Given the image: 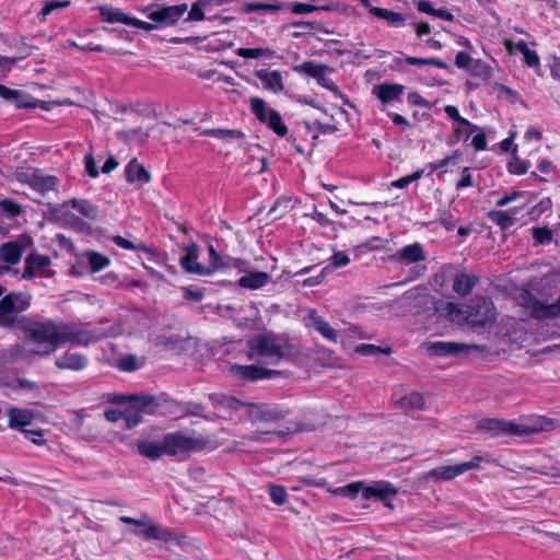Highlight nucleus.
Segmentation results:
<instances>
[{
	"label": "nucleus",
	"instance_id": "1",
	"mask_svg": "<svg viewBox=\"0 0 560 560\" xmlns=\"http://www.w3.org/2000/svg\"><path fill=\"white\" fill-rule=\"evenodd\" d=\"M31 303L32 295L24 292L12 291L0 299V327L20 329L24 332L27 341L37 346L36 349L30 351L20 343L10 346L8 357L12 361L27 360L35 355H49L66 342L89 346L92 341L106 336L93 329L79 328L75 325L52 320L39 322L20 315L30 308Z\"/></svg>",
	"mask_w": 560,
	"mask_h": 560
},
{
	"label": "nucleus",
	"instance_id": "52",
	"mask_svg": "<svg viewBox=\"0 0 560 560\" xmlns=\"http://www.w3.org/2000/svg\"><path fill=\"white\" fill-rule=\"evenodd\" d=\"M364 485L363 482L361 481H358V482H352V483H349L345 487H341L337 490V492L339 494H342L345 497H349V498H355L359 492H362L363 493V489H364Z\"/></svg>",
	"mask_w": 560,
	"mask_h": 560
},
{
	"label": "nucleus",
	"instance_id": "39",
	"mask_svg": "<svg viewBox=\"0 0 560 560\" xmlns=\"http://www.w3.org/2000/svg\"><path fill=\"white\" fill-rule=\"evenodd\" d=\"M376 147L386 152L387 156L392 160H404L407 158L406 150L399 144V142H386L388 145L383 147L382 142H375Z\"/></svg>",
	"mask_w": 560,
	"mask_h": 560
},
{
	"label": "nucleus",
	"instance_id": "57",
	"mask_svg": "<svg viewBox=\"0 0 560 560\" xmlns=\"http://www.w3.org/2000/svg\"><path fill=\"white\" fill-rule=\"evenodd\" d=\"M198 136H208L222 140L234 137L233 131L224 129H202L199 131Z\"/></svg>",
	"mask_w": 560,
	"mask_h": 560
},
{
	"label": "nucleus",
	"instance_id": "10",
	"mask_svg": "<svg viewBox=\"0 0 560 560\" xmlns=\"http://www.w3.org/2000/svg\"><path fill=\"white\" fill-rule=\"evenodd\" d=\"M152 5H147L141 9V12L147 14L148 19L158 24V27L174 26L187 12V3L175 5H161L155 10H151Z\"/></svg>",
	"mask_w": 560,
	"mask_h": 560
},
{
	"label": "nucleus",
	"instance_id": "55",
	"mask_svg": "<svg viewBox=\"0 0 560 560\" xmlns=\"http://www.w3.org/2000/svg\"><path fill=\"white\" fill-rule=\"evenodd\" d=\"M472 61H474V58H471V56L467 51L460 50L455 56L454 65L458 69H464L467 71L468 68H470V65L472 63Z\"/></svg>",
	"mask_w": 560,
	"mask_h": 560
},
{
	"label": "nucleus",
	"instance_id": "50",
	"mask_svg": "<svg viewBox=\"0 0 560 560\" xmlns=\"http://www.w3.org/2000/svg\"><path fill=\"white\" fill-rule=\"evenodd\" d=\"M532 235L537 244H547L552 241L553 233L548 228H533Z\"/></svg>",
	"mask_w": 560,
	"mask_h": 560
},
{
	"label": "nucleus",
	"instance_id": "42",
	"mask_svg": "<svg viewBox=\"0 0 560 560\" xmlns=\"http://www.w3.org/2000/svg\"><path fill=\"white\" fill-rule=\"evenodd\" d=\"M516 152H517V150H516V148H514L512 160L508 163V170L512 174H517V175L525 174L528 171V168L530 167V164H529V162H527L525 160H521L516 155Z\"/></svg>",
	"mask_w": 560,
	"mask_h": 560
},
{
	"label": "nucleus",
	"instance_id": "40",
	"mask_svg": "<svg viewBox=\"0 0 560 560\" xmlns=\"http://www.w3.org/2000/svg\"><path fill=\"white\" fill-rule=\"evenodd\" d=\"M86 257L92 272H98L109 265V258L103 254L89 252Z\"/></svg>",
	"mask_w": 560,
	"mask_h": 560
},
{
	"label": "nucleus",
	"instance_id": "54",
	"mask_svg": "<svg viewBox=\"0 0 560 560\" xmlns=\"http://www.w3.org/2000/svg\"><path fill=\"white\" fill-rule=\"evenodd\" d=\"M292 432L290 431L289 428H287L285 430H275V431H256L255 432V439L257 441H270L269 438H267L268 435H272V436H277V438H283V436H287V435H290Z\"/></svg>",
	"mask_w": 560,
	"mask_h": 560
},
{
	"label": "nucleus",
	"instance_id": "13",
	"mask_svg": "<svg viewBox=\"0 0 560 560\" xmlns=\"http://www.w3.org/2000/svg\"><path fill=\"white\" fill-rule=\"evenodd\" d=\"M427 349L433 357H455L462 353L468 354L471 350H482V347L452 341H435L428 343Z\"/></svg>",
	"mask_w": 560,
	"mask_h": 560
},
{
	"label": "nucleus",
	"instance_id": "49",
	"mask_svg": "<svg viewBox=\"0 0 560 560\" xmlns=\"http://www.w3.org/2000/svg\"><path fill=\"white\" fill-rule=\"evenodd\" d=\"M269 495L277 505H282L287 501V490L283 486L271 485L269 487Z\"/></svg>",
	"mask_w": 560,
	"mask_h": 560
},
{
	"label": "nucleus",
	"instance_id": "58",
	"mask_svg": "<svg viewBox=\"0 0 560 560\" xmlns=\"http://www.w3.org/2000/svg\"><path fill=\"white\" fill-rule=\"evenodd\" d=\"M330 260H331V262L328 266L331 267V271L335 268L345 267L350 262V258L345 252L334 253Z\"/></svg>",
	"mask_w": 560,
	"mask_h": 560
},
{
	"label": "nucleus",
	"instance_id": "51",
	"mask_svg": "<svg viewBox=\"0 0 560 560\" xmlns=\"http://www.w3.org/2000/svg\"><path fill=\"white\" fill-rule=\"evenodd\" d=\"M70 5V1L69 0H63V1H60V0H50V1H47L44 7L42 8L40 10V13L39 15L43 16V19H45L46 16H48L51 12H54L55 10L57 9H62V8H67Z\"/></svg>",
	"mask_w": 560,
	"mask_h": 560
},
{
	"label": "nucleus",
	"instance_id": "25",
	"mask_svg": "<svg viewBox=\"0 0 560 560\" xmlns=\"http://www.w3.org/2000/svg\"><path fill=\"white\" fill-rule=\"evenodd\" d=\"M125 176L129 183L139 182L141 184H145L151 179L150 173L137 161V159H133L128 163L125 168Z\"/></svg>",
	"mask_w": 560,
	"mask_h": 560
},
{
	"label": "nucleus",
	"instance_id": "63",
	"mask_svg": "<svg viewBox=\"0 0 560 560\" xmlns=\"http://www.w3.org/2000/svg\"><path fill=\"white\" fill-rule=\"evenodd\" d=\"M130 26H133V27H137V28H140V30H143L145 32H151L155 28H159L158 27V24L156 23H149V22H145V21H142L138 18H135V16H131V20H130V23H129Z\"/></svg>",
	"mask_w": 560,
	"mask_h": 560
},
{
	"label": "nucleus",
	"instance_id": "19",
	"mask_svg": "<svg viewBox=\"0 0 560 560\" xmlns=\"http://www.w3.org/2000/svg\"><path fill=\"white\" fill-rule=\"evenodd\" d=\"M488 142H470V145H466L464 151L456 150L451 155H446L445 158L441 160H436L434 162H431L428 166L430 168V172L428 175L432 174L433 172L441 170L450 164H456L459 156L464 153L468 154L470 147L472 148L474 152L486 150Z\"/></svg>",
	"mask_w": 560,
	"mask_h": 560
},
{
	"label": "nucleus",
	"instance_id": "44",
	"mask_svg": "<svg viewBox=\"0 0 560 560\" xmlns=\"http://www.w3.org/2000/svg\"><path fill=\"white\" fill-rule=\"evenodd\" d=\"M0 210L8 218H14L22 213L23 209L21 205L12 199H4L0 201Z\"/></svg>",
	"mask_w": 560,
	"mask_h": 560
},
{
	"label": "nucleus",
	"instance_id": "43",
	"mask_svg": "<svg viewBox=\"0 0 560 560\" xmlns=\"http://www.w3.org/2000/svg\"><path fill=\"white\" fill-rule=\"evenodd\" d=\"M489 218L497 223L502 230H508L514 224V219L504 211H491Z\"/></svg>",
	"mask_w": 560,
	"mask_h": 560
},
{
	"label": "nucleus",
	"instance_id": "41",
	"mask_svg": "<svg viewBox=\"0 0 560 560\" xmlns=\"http://www.w3.org/2000/svg\"><path fill=\"white\" fill-rule=\"evenodd\" d=\"M289 10L294 14H307L315 11H329L330 8L328 5H314L310 3L303 2H292L287 4Z\"/></svg>",
	"mask_w": 560,
	"mask_h": 560
},
{
	"label": "nucleus",
	"instance_id": "29",
	"mask_svg": "<svg viewBox=\"0 0 560 560\" xmlns=\"http://www.w3.org/2000/svg\"><path fill=\"white\" fill-rule=\"evenodd\" d=\"M137 448L142 456L152 460L159 459L161 456L165 455L164 442L140 441L137 443Z\"/></svg>",
	"mask_w": 560,
	"mask_h": 560
},
{
	"label": "nucleus",
	"instance_id": "6",
	"mask_svg": "<svg viewBox=\"0 0 560 560\" xmlns=\"http://www.w3.org/2000/svg\"><path fill=\"white\" fill-rule=\"evenodd\" d=\"M8 178L11 182L15 180L20 184L28 185L33 191L40 196H46L50 191H58L60 184L57 176L45 174L39 168L18 167L8 175Z\"/></svg>",
	"mask_w": 560,
	"mask_h": 560
},
{
	"label": "nucleus",
	"instance_id": "33",
	"mask_svg": "<svg viewBox=\"0 0 560 560\" xmlns=\"http://www.w3.org/2000/svg\"><path fill=\"white\" fill-rule=\"evenodd\" d=\"M100 15L104 22L107 23H122L129 25L131 16L124 13L120 9L112 7L100 8Z\"/></svg>",
	"mask_w": 560,
	"mask_h": 560
},
{
	"label": "nucleus",
	"instance_id": "5",
	"mask_svg": "<svg viewBox=\"0 0 560 560\" xmlns=\"http://www.w3.org/2000/svg\"><path fill=\"white\" fill-rule=\"evenodd\" d=\"M165 455L177 456L180 459L187 458L191 452H200L210 444L208 436L186 435L178 431L165 434L163 438Z\"/></svg>",
	"mask_w": 560,
	"mask_h": 560
},
{
	"label": "nucleus",
	"instance_id": "38",
	"mask_svg": "<svg viewBox=\"0 0 560 560\" xmlns=\"http://www.w3.org/2000/svg\"><path fill=\"white\" fill-rule=\"evenodd\" d=\"M398 402L401 408L407 410L421 409L424 406V398L420 393L412 392L401 397Z\"/></svg>",
	"mask_w": 560,
	"mask_h": 560
},
{
	"label": "nucleus",
	"instance_id": "12",
	"mask_svg": "<svg viewBox=\"0 0 560 560\" xmlns=\"http://www.w3.org/2000/svg\"><path fill=\"white\" fill-rule=\"evenodd\" d=\"M482 458L480 456L472 457L471 460L457 465L442 466L431 469L425 474V479L451 480L468 470L479 467Z\"/></svg>",
	"mask_w": 560,
	"mask_h": 560
},
{
	"label": "nucleus",
	"instance_id": "48",
	"mask_svg": "<svg viewBox=\"0 0 560 560\" xmlns=\"http://www.w3.org/2000/svg\"><path fill=\"white\" fill-rule=\"evenodd\" d=\"M355 352L362 355H376L378 353L389 354L392 349L389 347L382 348L375 345H360L355 348Z\"/></svg>",
	"mask_w": 560,
	"mask_h": 560
},
{
	"label": "nucleus",
	"instance_id": "64",
	"mask_svg": "<svg viewBox=\"0 0 560 560\" xmlns=\"http://www.w3.org/2000/svg\"><path fill=\"white\" fill-rule=\"evenodd\" d=\"M85 161V170L89 176L95 178L98 176V170L96 167L93 154L90 152L84 158Z\"/></svg>",
	"mask_w": 560,
	"mask_h": 560
},
{
	"label": "nucleus",
	"instance_id": "11",
	"mask_svg": "<svg viewBox=\"0 0 560 560\" xmlns=\"http://www.w3.org/2000/svg\"><path fill=\"white\" fill-rule=\"evenodd\" d=\"M444 112L454 121L453 129L456 140H486L483 130L462 117L456 106L446 105Z\"/></svg>",
	"mask_w": 560,
	"mask_h": 560
},
{
	"label": "nucleus",
	"instance_id": "47",
	"mask_svg": "<svg viewBox=\"0 0 560 560\" xmlns=\"http://www.w3.org/2000/svg\"><path fill=\"white\" fill-rule=\"evenodd\" d=\"M141 366L138 358L135 354H127L119 359L118 368L121 371L131 372L138 370Z\"/></svg>",
	"mask_w": 560,
	"mask_h": 560
},
{
	"label": "nucleus",
	"instance_id": "22",
	"mask_svg": "<svg viewBox=\"0 0 560 560\" xmlns=\"http://www.w3.org/2000/svg\"><path fill=\"white\" fill-rule=\"evenodd\" d=\"M287 415V411L277 407L257 406L252 410L250 418L254 421L276 422L284 419Z\"/></svg>",
	"mask_w": 560,
	"mask_h": 560
},
{
	"label": "nucleus",
	"instance_id": "61",
	"mask_svg": "<svg viewBox=\"0 0 560 560\" xmlns=\"http://www.w3.org/2000/svg\"><path fill=\"white\" fill-rule=\"evenodd\" d=\"M331 272V267L326 266L322 269L320 273L318 276L310 277L303 281V284L306 287H314L319 284L323 279L326 277L327 273Z\"/></svg>",
	"mask_w": 560,
	"mask_h": 560
},
{
	"label": "nucleus",
	"instance_id": "35",
	"mask_svg": "<svg viewBox=\"0 0 560 560\" xmlns=\"http://www.w3.org/2000/svg\"><path fill=\"white\" fill-rule=\"evenodd\" d=\"M467 71L472 77L479 78L485 82H488L493 74V68L481 59H474Z\"/></svg>",
	"mask_w": 560,
	"mask_h": 560
},
{
	"label": "nucleus",
	"instance_id": "28",
	"mask_svg": "<svg viewBox=\"0 0 560 560\" xmlns=\"http://www.w3.org/2000/svg\"><path fill=\"white\" fill-rule=\"evenodd\" d=\"M270 278V275L265 271H255L241 277L238 279V285L250 290H257L266 285Z\"/></svg>",
	"mask_w": 560,
	"mask_h": 560
},
{
	"label": "nucleus",
	"instance_id": "30",
	"mask_svg": "<svg viewBox=\"0 0 560 560\" xmlns=\"http://www.w3.org/2000/svg\"><path fill=\"white\" fill-rule=\"evenodd\" d=\"M370 13L373 16L385 20L389 26L400 27L405 24V16L402 13L390 11L384 8H371Z\"/></svg>",
	"mask_w": 560,
	"mask_h": 560
},
{
	"label": "nucleus",
	"instance_id": "36",
	"mask_svg": "<svg viewBox=\"0 0 560 560\" xmlns=\"http://www.w3.org/2000/svg\"><path fill=\"white\" fill-rule=\"evenodd\" d=\"M205 406L200 402L186 401L178 404V411L180 417L195 416L206 420H210L211 417L205 412Z\"/></svg>",
	"mask_w": 560,
	"mask_h": 560
},
{
	"label": "nucleus",
	"instance_id": "4",
	"mask_svg": "<svg viewBox=\"0 0 560 560\" xmlns=\"http://www.w3.org/2000/svg\"><path fill=\"white\" fill-rule=\"evenodd\" d=\"M108 401L113 404L128 402L124 409V421L126 429H132L142 422L143 415H153L158 412L161 402L160 399L152 395H121L113 394L108 397Z\"/></svg>",
	"mask_w": 560,
	"mask_h": 560
},
{
	"label": "nucleus",
	"instance_id": "34",
	"mask_svg": "<svg viewBox=\"0 0 560 560\" xmlns=\"http://www.w3.org/2000/svg\"><path fill=\"white\" fill-rule=\"evenodd\" d=\"M67 205H70L73 209L79 211L88 219L95 220L98 215L97 207L91 203L89 200L73 198L67 201Z\"/></svg>",
	"mask_w": 560,
	"mask_h": 560
},
{
	"label": "nucleus",
	"instance_id": "2",
	"mask_svg": "<svg viewBox=\"0 0 560 560\" xmlns=\"http://www.w3.org/2000/svg\"><path fill=\"white\" fill-rule=\"evenodd\" d=\"M435 310L452 322L465 319L474 327H485L497 320L495 306L492 300L487 296H476L465 310L459 308L457 304L452 302L445 304L440 302V306L436 305Z\"/></svg>",
	"mask_w": 560,
	"mask_h": 560
},
{
	"label": "nucleus",
	"instance_id": "15",
	"mask_svg": "<svg viewBox=\"0 0 560 560\" xmlns=\"http://www.w3.org/2000/svg\"><path fill=\"white\" fill-rule=\"evenodd\" d=\"M230 373L243 381H258L262 378H271L278 375L279 372L275 370H268L258 365H238L234 364L230 368Z\"/></svg>",
	"mask_w": 560,
	"mask_h": 560
},
{
	"label": "nucleus",
	"instance_id": "59",
	"mask_svg": "<svg viewBox=\"0 0 560 560\" xmlns=\"http://www.w3.org/2000/svg\"><path fill=\"white\" fill-rule=\"evenodd\" d=\"M209 261L211 270H217L223 268L225 265L222 260V257L218 254L212 245H209Z\"/></svg>",
	"mask_w": 560,
	"mask_h": 560
},
{
	"label": "nucleus",
	"instance_id": "21",
	"mask_svg": "<svg viewBox=\"0 0 560 560\" xmlns=\"http://www.w3.org/2000/svg\"><path fill=\"white\" fill-rule=\"evenodd\" d=\"M256 77L266 90L273 93H280L284 89L282 74L279 70L260 69L256 71Z\"/></svg>",
	"mask_w": 560,
	"mask_h": 560
},
{
	"label": "nucleus",
	"instance_id": "56",
	"mask_svg": "<svg viewBox=\"0 0 560 560\" xmlns=\"http://www.w3.org/2000/svg\"><path fill=\"white\" fill-rule=\"evenodd\" d=\"M493 90L498 91L500 96H504L505 98L511 100L512 102H515L520 97V94L517 91H515L502 83H494Z\"/></svg>",
	"mask_w": 560,
	"mask_h": 560
},
{
	"label": "nucleus",
	"instance_id": "46",
	"mask_svg": "<svg viewBox=\"0 0 560 560\" xmlns=\"http://www.w3.org/2000/svg\"><path fill=\"white\" fill-rule=\"evenodd\" d=\"M237 55L247 59H257L264 56H270L271 50L269 48H240Z\"/></svg>",
	"mask_w": 560,
	"mask_h": 560
},
{
	"label": "nucleus",
	"instance_id": "14",
	"mask_svg": "<svg viewBox=\"0 0 560 560\" xmlns=\"http://www.w3.org/2000/svg\"><path fill=\"white\" fill-rule=\"evenodd\" d=\"M9 427L11 429L21 430L25 438L30 434H37L38 438L43 436V430H27L25 427L32 424L34 420V412L28 409L10 408L8 410Z\"/></svg>",
	"mask_w": 560,
	"mask_h": 560
},
{
	"label": "nucleus",
	"instance_id": "26",
	"mask_svg": "<svg viewBox=\"0 0 560 560\" xmlns=\"http://www.w3.org/2000/svg\"><path fill=\"white\" fill-rule=\"evenodd\" d=\"M50 264L48 256L39 254H30L25 258V267L22 277L24 279H33L35 270L44 269Z\"/></svg>",
	"mask_w": 560,
	"mask_h": 560
},
{
	"label": "nucleus",
	"instance_id": "9",
	"mask_svg": "<svg viewBox=\"0 0 560 560\" xmlns=\"http://www.w3.org/2000/svg\"><path fill=\"white\" fill-rule=\"evenodd\" d=\"M119 520L124 524L135 525L136 527L131 530V534L136 536L162 541H171L175 539V535L172 530L152 523L147 515H143L141 518L120 516Z\"/></svg>",
	"mask_w": 560,
	"mask_h": 560
},
{
	"label": "nucleus",
	"instance_id": "18",
	"mask_svg": "<svg viewBox=\"0 0 560 560\" xmlns=\"http://www.w3.org/2000/svg\"><path fill=\"white\" fill-rule=\"evenodd\" d=\"M185 250L187 254L180 257L179 264L186 272L199 276H208L212 273L211 268L198 262L199 247L197 244L192 243L186 246Z\"/></svg>",
	"mask_w": 560,
	"mask_h": 560
},
{
	"label": "nucleus",
	"instance_id": "17",
	"mask_svg": "<svg viewBox=\"0 0 560 560\" xmlns=\"http://www.w3.org/2000/svg\"><path fill=\"white\" fill-rule=\"evenodd\" d=\"M0 97L15 108H36L37 101L22 90H13L0 84Z\"/></svg>",
	"mask_w": 560,
	"mask_h": 560
},
{
	"label": "nucleus",
	"instance_id": "53",
	"mask_svg": "<svg viewBox=\"0 0 560 560\" xmlns=\"http://www.w3.org/2000/svg\"><path fill=\"white\" fill-rule=\"evenodd\" d=\"M299 68L301 71L313 78H319L324 72V66L317 65L314 61H305Z\"/></svg>",
	"mask_w": 560,
	"mask_h": 560
},
{
	"label": "nucleus",
	"instance_id": "23",
	"mask_svg": "<svg viewBox=\"0 0 560 560\" xmlns=\"http://www.w3.org/2000/svg\"><path fill=\"white\" fill-rule=\"evenodd\" d=\"M56 366L61 370L80 371L88 365V359L80 353L66 352L56 359Z\"/></svg>",
	"mask_w": 560,
	"mask_h": 560
},
{
	"label": "nucleus",
	"instance_id": "3",
	"mask_svg": "<svg viewBox=\"0 0 560 560\" xmlns=\"http://www.w3.org/2000/svg\"><path fill=\"white\" fill-rule=\"evenodd\" d=\"M557 424L558 421L551 418H537L527 424L499 419H483L478 422L477 428L490 433L491 436H527L553 429Z\"/></svg>",
	"mask_w": 560,
	"mask_h": 560
},
{
	"label": "nucleus",
	"instance_id": "16",
	"mask_svg": "<svg viewBox=\"0 0 560 560\" xmlns=\"http://www.w3.org/2000/svg\"><path fill=\"white\" fill-rule=\"evenodd\" d=\"M397 489L387 481H375L363 489V498H375L384 503L385 506L393 509L392 498L397 494Z\"/></svg>",
	"mask_w": 560,
	"mask_h": 560
},
{
	"label": "nucleus",
	"instance_id": "62",
	"mask_svg": "<svg viewBox=\"0 0 560 560\" xmlns=\"http://www.w3.org/2000/svg\"><path fill=\"white\" fill-rule=\"evenodd\" d=\"M112 112L115 115H137V112L131 104L115 103L112 105Z\"/></svg>",
	"mask_w": 560,
	"mask_h": 560
},
{
	"label": "nucleus",
	"instance_id": "8",
	"mask_svg": "<svg viewBox=\"0 0 560 560\" xmlns=\"http://www.w3.org/2000/svg\"><path fill=\"white\" fill-rule=\"evenodd\" d=\"M250 109L256 118L270 130H272L278 137H284L288 133V128L283 122L280 113L269 107L265 100L260 97L250 98Z\"/></svg>",
	"mask_w": 560,
	"mask_h": 560
},
{
	"label": "nucleus",
	"instance_id": "32",
	"mask_svg": "<svg viewBox=\"0 0 560 560\" xmlns=\"http://www.w3.org/2000/svg\"><path fill=\"white\" fill-rule=\"evenodd\" d=\"M310 319L315 326L316 330L326 339L336 342L338 338L337 331L320 316L316 314L315 311L310 312Z\"/></svg>",
	"mask_w": 560,
	"mask_h": 560
},
{
	"label": "nucleus",
	"instance_id": "7",
	"mask_svg": "<svg viewBox=\"0 0 560 560\" xmlns=\"http://www.w3.org/2000/svg\"><path fill=\"white\" fill-rule=\"evenodd\" d=\"M250 359L256 357L265 358L268 363H278L283 357L281 345L277 342L273 332L257 335L248 341Z\"/></svg>",
	"mask_w": 560,
	"mask_h": 560
},
{
	"label": "nucleus",
	"instance_id": "45",
	"mask_svg": "<svg viewBox=\"0 0 560 560\" xmlns=\"http://www.w3.org/2000/svg\"><path fill=\"white\" fill-rule=\"evenodd\" d=\"M208 3L207 0H197L192 3L186 21H203L206 19L203 8Z\"/></svg>",
	"mask_w": 560,
	"mask_h": 560
},
{
	"label": "nucleus",
	"instance_id": "20",
	"mask_svg": "<svg viewBox=\"0 0 560 560\" xmlns=\"http://www.w3.org/2000/svg\"><path fill=\"white\" fill-rule=\"evenodd\" d=\"M405 92V86L399 83H381L374 85L373 94L383 103L389 104L400 101Z\"/></svg>",
	"mask_w": 560,
	"mask_h": 560
},
{
	"label": "nucleus",
	"instance_id": "24",
	"mask_svg": "<svg viewBox=\"0 0 560 560\" xmlns=\"http://www.w3.org/2000/svg\"><path fill=\"white\" fill-rule=\"evenodd\" d=\"M479 278L466 272H459L453 280V290L460 296H467L471 293Z\"/></svg>",
	"mask_w": 560,
	"mask_h": 560
},
{
	"label": "nucleus",
	"instance_id": "60",
	"mask_svg": "<svg viewBox=\"0 0 560 560\" xmlns=\"http://www.w3.org/2000/svg\"><path fill=\"white\" fill-rule=\"evenodd\" d=\"M523 61L527 67L533 68V69H537L540 67V58H539L538 54L532 49L527 50L523 55Z\"/></svg>",
	"mask_w": 560,
	"mask_h": 560
},
{
	"label": "nucleus",
	"instance_id": "27",
	"mask_svg": "<svg viewBox=\"0 0 560 560\" xmlns=\"http://www.w3.org/2000/svg\"><path fill=\"white\" fill-rule=\"evenodd\" d=\"M397 259L405 264H412L422 261L425 259V255L422 246L419 243H413L407 246H404L397 253Z\"/></svg>",
	"mask_w": 560,
	"mask_h": 560
},
{
	"label": "nucleus",
	"instance_id": "31",
	"mask_svg": "<svg viewBox=\"0 0 560 560\" xmlns=\"http://www.w3.org/2000/svg\"><path fill=\"white\" fill-rule=\"evenodd\" d=\"M23 246L16 242H8L1 245L0 255L3 261L15 265L23 254Z\"/></svg>",
	"mask_w": 560,
	"mask_h": 560
},
{
	"label": "nucleus",
	"instance_id": "37",
	"mask_svg": "<svg viewBox=\"0 0 560 560\" xmlns=\"http://www.w3.org/2000/svg\"><path fill=\"white\" fill-rule=\"evenodd\" d=\"M291 208L292 206L290 198H278L268 211L267 215L269 217L270 221H275L281 219L291 210Z\"/></svg>",
	"mask_w": 560,
	"mask_h": 560
}]
</instances>
